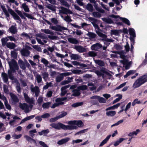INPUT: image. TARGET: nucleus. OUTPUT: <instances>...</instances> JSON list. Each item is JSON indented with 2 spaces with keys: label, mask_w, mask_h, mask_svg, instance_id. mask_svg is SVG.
<instances>
[{
  "label": "nucleus",
  "mask_w": 147,
  "mask_h": 147,
  "mask_svg": "<svg viewBox=\"0 0 147 147\" xmlns=\"http://www.w3.org/2000/svg\"><path fill=\"white\" fill-rule=\"evenodd\" d=\"M119 32L118 30H111V35H114L115 36H118L119 35Z\"/></svg>",
  "instance_id": "3c124183"
},
{
  "label": "nucleus",
  "mask_w": 147,
  "mask_h": 147,
  "mask_svg": "<svg viewBox=\"0 0 147 147\" xmlns=\"http://www.w3.org/2000/svg\"><path fill=\"white\" fill-rule=\"evenodd\" d=\"M3 100L4 101V104L6 108L9 110H10L11 107L10 105L8 103V101L6 97H3Z\"/></svg>",
  "instance_id": "a878e982"
},
{
  "label": "nucleus",
  "mask_w": 147,
  "mask_h": 147,
  "mask_svg": "<svg viewBox=\"0 0 147 147\" xmlns=\"http://www.w3.org/2000/svg\"><path fill=\"white\" fill-rule=\"evenodd\" d=\"M59 8L61 9L59 10V13H63L66 14L72 13V11L63 7H60Z\"/></svg>",
  "instance_id": "ddd939ff"
},
{
  "label": "nucleus",
  "mask_w": 147,
  "mask_h": 147,
  "mask_svg": "<svg viewBox=\"0 0 147 147\" xmlns=\"http://www.w3.org/2000/svg\"><path fill=\"white\" fill-rule=\"evenodd\" d=\"M72 72L74 74H80L83 73L84 71L81 70H74Z\"/></svg>",
  "instance_id": "69168bd1"
},
{
  "label": "nucleus",
  "mask_w": 147,
  "mask_h": 147,
  "mask_svg": "<svg viewBox=\"0 0 147 147\" xmlns=\"http://www.w3.org/2000/svg\"><path fill=\"white\" fill-rule=\"evenodd\" d=\"M67 124L69 125L67 126H71L73 127H75V128L70 129L69 130L76 129L77 128V127L75 125H77L78 127H80L83 126V122L81 121H68Z\"/></svg>",
  "instance_id": "20e7f679"
},
{
  "label": "nucleus",
  "mask_w": 147,
  "mask_h": 147,
  "mask_svg": "<svg viewBox=\"0 0 147 147\" xmlns=\"http://www.w3.org/2000/svg\"><path fill=\"white\" fill-rule=\"evenodd\" d=\"M32 47L38 52H41L42 49L38 45H34L32 46Z\"/></svg>",
  "instance_id": "13d9d810"
},
{
  "label": "nucleus",
  "mask_w": 147,
  "mask_h": 147,
  "mask_svg": "<svg viewBox=\"0 0 147 147\" xmlns=\"http://www.w3.org/2000/svg\"><path fill=\"white\" fill-rule=\"evenodd\" d=\"M74 49L80 53L85 52L86 51V49L81 45H76Z\"/></svg>",
  "instance_id": "4468645a"
},
{
  "label": "nucleus",
  "mask_w": 147,
  "mask_h": 147,
  "mask_svg": "<svg viewBox=\"0 0 147 147\" xmlns=\"http://www.w3.org/2000/svg\"><path fill=\"white\" fill-rule=\"evenodd\" d=\"M1 7L6 16L7 17H9V12L8 11H7L5 7V6L3 5H1Z\"/></svg>",
  "instance_id": "393cba45"
},
{
  "label": "nucleus",
  "mask_w": 147,
  "mask_h": 147,
  "mask_svg": "<svg viewBox=\"0 0 147 147\" xmlns=\"http://www.w3.org/2000/svg\"><path fill=\"white\" fill-rule=\"evenodd\" d=\"M120 57L122 59L119 60L120 62L123 65L124 67L126 69H129L131 64V62H129L128 60L126 59L125 57L123 55H121Z\"/></svg>",
  "instance_id": "6e6552de"
},
{
  "label": "nucleus",
  "mask_w": 147,
  "mask_h": 147,
  "mask_svg": "<svg viewBox=\"0 0 147 147\" xmlns=\"http://www.w3.org/2000/svg\"><path fill=\"white\" fill-rule=\"evenodd\" d=\"M24 95L25 101L29 104L34 103V100L32 98H30L27 94L24 93Z\"/></svg>",
  "instance_id": "2eb2a0df"
},
{
  "label": "nucleus",
  "mask_w": 147,
  "mask_h": 147,
  "mask_svg": "<svg viewBox=\"0 0 147 147\" xmlns=\"http://www.w3.org/2000/svg\"><path fill=\"white\" fill-rule=\"evenodd\" d=\"M80 90L79 89L75 90L72 91L74 92L72 95L75 96H78L80 95Z\"/></svg>",
  "instance_id": "58836bf2"
},
{
  "label": "nucleus",
  "mask_w": 147,
  "mask_h": 147,
  "mask_svg": "<svg viewBox=\"0 0 147 147\" xmlns=\"http://www.w3.org/2000/svg\"><path fill=\"white\" fill-rule=\"evenodd\" d=\"M41 31L44 32L46 34H49L50 35H53L54 34L53 32L49 29H41Z\"/></svg>",
  "instance_id": "72a5a7b5"
},
{
  "label": "nucleus",
  "mask_w": 147,
  "mask_h": 147,
  "mask_svg": "<svg viewBox=\"0 0 147 147\" xmlns=\"http://www.w3.org/2000/svg\"><path fill=\"white\" fill-rule=\"evenodd\" d=\"M86 9L90 12H92L93 11V8L92 5L90 3H88L86 6Z\"/></svg>",
  "instance_id": "37998d69"
},
{
  "label": "nucleus",
  "mask_w": 147,
  "mask_h": 147,
  "mask_svg": "<svg viewBox=\"0 0 147 147\" xmlns=\"http://www.w3.org/2000/svg\"><path fill=\"white\" fill-rule=\"evenodd\" d=\"M63 77L61 75V74L59 76H57L56 78V80L57 82H59L63 79Z\"/></svg>",
  "instance_id": "e2e57ef3"
},
{
  "label": "nucleus",
  "mask_w": 147,
  "mask_h": 147,
  "mask_svg": "<svg viewBox=\"0 0 147 147\" xmlns=\"http://www.w3.org/2000/svg\"><path fill=\"white\" fill-rule=\"evenodd\" d=\"M142 103L141 101L138 100V98L135 99L132 103V106H134L136 104H140Z\"/></svg>",
  "instance_id": "6e6d98bb"
},
{
  "label": "nucleus",
  "mask_w": 147,
  "mask_h": 147,
  "mask_svg": "<svg viewBox=\"0 0 147 147\" xmlns=\"http://www.w3.org/2000/svg\"><path fill=\"white\" fill-rule=\"evenodd\" d=\"M8 41L7 37H6L5 38H3L1 39V42L2 45L3 46H5L7 45V42Z\"/></svg>",
  "instance_id": "f704fd0d"
},
{
  "label": "nucleus",
  "mask_w": 147,
  "mask_h": 147,
  "mask_svg": "<svg viewBox=\"0 0 147 147\" xmlns=\"http://www.w3.org/2000/svg\"><path fill=\"white\" fill-rule=\"evenodd\" d=\"M60 16L61 18L63 19V20L67 22H71L72 21V20L71 19L70 16L68 15H67L64 18H63V16L61 15Z\"/></svg>",
  "instance_id": "4c0bfd02"
},
{
  "label": "nucleus",
  "mask_w": 147,
  "mask_h": 147,
  "mask_svg": "<svg viewBox=\"0 0 147 147\" xmlns=\"http://www.w3.org/2000/svg\"><path fill=\"white\" fill-rule=\"evenodd\" d=\"M140 131V130L139 129H137L136 131H134L132 132H130L129 133V136L131 137H133L134 135H137Z\"/></svg>",
  "instance_id": "8fccbe9b"
},
{
  "label": "nucleus",
  "mask_w": 147,
  "mask_h": 147,
  "mask_svg": "<svg viewBox=\"0 0 147 147\" xmlns=\"http://www.w3.org/2000/svg\"><path fill=\"white\" fill-rule=\"evenodd\" d=\"M147 82V74L141 76L136 80L133 84V88L135 89Z\"/></svg>",
  "instance_id": "f03ea898"
},
{
  "label": "nucleus",
  "mask_w": 147,
  "mask_h": 147,
  "mask_svg": "<svg viewBox=\"0 0 147 147\" xmlns=\"http://www.w3.org/2000/svg\"><path fill=\"white\" fill-rule=\"evenodd\" d=\"M50 125L53 128L58 130H59L62 129L65 130H68L75 128V127L71 126L65 125L60 123H52L50 124Z\"/></svg>",
  "instance_id": "7ed1b4c3"
},
{
  "label": "nucleus",
  "mask_w": 147,
  "mask_h": 147,
  "mask_svg": "<svg viewBox=\"0 0 147 147\" xmlns=\"http://www.w3.org/2000/svg\"><path fill=\"white\" fill-rule=\"evenodd\" d=\"M49 132V131L48 129H47L45 130H43L40 132H38V134L40 136H41L43 134L46 135Z\"/></svg>",
  "instance_id": "79ce46f5"
},
{
  "label": "nucleus",
  "mask_w": 147,
  "mask_h": 147,
  "mask_svg": "<svg viewBox=\"0 0 147 147\" xmlns=\"http://www.w3.org/2000/svg\"><path fill=\"white\" fill-rule=\"evenodd\" d=\"M88 19L95 28L97 29V30H96V32L100 37L102 38V40L105 41L104 43L105 44H106L108 46L110 44V42H113V40L111 39L107 38L106 35L102 33L99 31V28L97 24V20L90 17L88 18Z\"/></svg>",
  "instance_id": "f257e3e1"
},
{
  "label": "nucleus",
  "mask_w": 147,
  "mask_h": 147,
  "mask_svg": "<svg viewBox=\"0 0 147 147\" xmlns=\"http://www.w3.org/2000/svg\"><path fill=\"white\" fill-rule=\"evenodd\" d=\"M111 136V135H109L107 136L106 137V138L103 140L102 141V142H101V143H100L99 145V146L101 147L103 145H104L105 144H106L109 140Z\"/></svg>",
  "instance_id": "4be33fe9"
},
{
  "label": "nucleus",
  "mask_w": 147,
  "mask_h": 147,
  "mask_svg": "<svg viewBox=\"0 0 147 147\" xmlns=\"http://www.w3.org/2000/svg\"><path fill=\"white\" fill-rule=\"evenodd\" d=\"M51 104V102H49L43 103L42 105V107L44 109H48L50 105Z\"/></svg>",
  "instance_id": "a19ab883"
},
{
  "label": "nucleus",
  "mask_w": 147,
  "mask_h": 147,
  "mask_svg": "<svg viewBox=\"0 0 147 147\" xmlns=\"http://www.w3.org/2000/svg\"><path fill=\"white\" fill-rule=\"evenodd\" d=\"M70 139V138H68L62 139L59 141L57 142V144L59 145L62 144L67 142Z\"/></svg>",
  "instance_id": "bb28decb"
},
{
  "label": "nucleus",
  "mask_w": 147,
  "mask_h": 147,
  "mask_svg": "<svg viewBox=\"0 0 147 147\" xmlns=\"http://www.w3.org/2000/svg\"><path fill=\"white\" fill-rule=\"evenodd\" d=\"M1 77L4 82L7 84H9L8 75L5 73L3 72L1 74Z\"/></svg>",
  "instance_id": "dca6fc26"
},
{
  "label": "nucleus",
  "mask_w": 147,
  "mask_h": 147,
  "mask_svg": "<svg viewBox=\"0 0 147 147\" xmlns=\"http://www.w3.org/2000/svg\"><path fill=\"white\" fill-rule=\"evenodd\" d=\"M136 71L134 70H130L127 72L125 75L124 76V77L125 78H126L129 76L134 74L136 73Z\"/></svg>",
  "instance_id": "e433bc0d"
},
{
  "label": "nucleus",
  "mask_w": 147,
  "mask_h": 147,
  "mask_svg": "<svg viewBox=\"0 0 147 147\" xmlns=\"http://www.w3.org/2000/svg\"><path fill=\"white\" fill-rule=\"evenodd\" d=\"M67 40L69 42L73 44H77L79 42L75 38H69Z\"/></svg>",
  "instance_id": "412c9836"
},
{
  "label": "nucleus",
  "mask_w": 147,
  "mask_h": 147,
  "mask_svg": "<svg viewBox=\"0 0 147 147\" xmlns=\"http://www.w3.org/2000/svg\"><path fill=\"white\" fill-rule=\"evenodd\" d=\"M16 11L17 13L21 17V18L26 19V18L23 15L24 14L22 13L21 11L19 10H17Z\"/></svg>",
  "instance_id": "bf43d9fd"
},
{
  "label": "nucleus",
  "mask_w": 147,
  "mask_h": 147,
  "mask_svg": "<svg viewBox=\"0 0 147 147\" xmlns=\"http://www.w3.org/2000/svg\"><path fill=\"white\" fill-rule=\"evenodd\" d=\"M70 57L71 60H77L81 58V56L78 54H71L70 55Z\"/></svg>",
  "instance_id": "aec40b11"
},
{
  "label": "nucleus",
  "mask_w": 147,
  "mask_h": 147,
  "mask_svg": "<svg viewBox=\"0 0 147 147\" xmlns=\"http://www.w3.org/2000/svg\"><path fill=\"white\" fill-rule=\"evenodd\" d=\"M109 17L115 19L120 18V19L123 22L125 23L128 25H130L129 21L126 18L120 17L119 16H115L113 14L110 15Z\"/></svg>",
  "instance_id": "9d476101"
},
{
  "label": "nucleus",
  "mask_w": 147,
  "mask_h": 147,
  "mask_svg": "<svg viewBox=\"0 0 147 147\" xmlns=\"http://www.w3.org/2000/svg\"><path fill=\"white\" fill-rule=\"evenodd\" d=\"M88 86L89 87L90 89L92 90H93L95 89L96 87L94 85V84L91 82H89L88 83Z\"/></svg>",
  "instance_id": "09e8293b"
},
{
  "label": "nucleus",
  "mask_w": 147,
  "mask_h": 147,
  "mask_svg": "<svg viewBox=\"0 0 147 147\" xmlns=\"http://www.w3.org/2000/svg\"><path fill=\"white\" fill-rule=\"evenodd\" d=\"M30 88L31 91L33 93H35V96L37 97L38 96L40 93V90L38 87L37 86L34 87L33 85L32 84L31 85Z\"/></svg>",
  "instance_id": "1a4fd4ad"
},
{
  "label": "nucleus",
  "mask_w": 147,
  "mask_h": 147,
  "mask_svg": "<svg viewBox=\"0 0 147 147\" xmlns=\"http://www.w3.org/2000/svg\"><path fill=\"white\" fill-rule=\"evenodd\" d=\"M94 61L96 64L100 66H102L104 65L103 62L100 60H94Z\"/></svg>",
  "instance_id": "ea45409f"
},
{
  "label": "nucleus",
  "mask_w": 147,
  "mask_h": 147,
  "mask_svg": "<svg viewBox=\"0 0 147 147\" xmlns=\"http://www.w3.org/2000/svg\"><path fill=\"white\" fill-rule=\"evenodd\" d=\"M12 72H13L11 71L8 70V77L9 78L12 80H14L16 82H17V81H18L13 76L12 74Z\"/></svg>",
  "instance_id": "c85d7f7f"
},
{
  "label": "nucleus",
  "mask_w": 147,
  "mask_h": 147,
  "mask_svg": "<svg viewBox=\"0 0 147 147\" xmlns=\"http://www.w3.org/2000/svg\"><path fill=\"white\" fill-rule=\"evenodd\" d=\"M16 85V89L17 92L19 93H20L21 91V88L20 86V84L18 82V81H17Z\"/></svg>",
  "instance_id": "49530a36"
},
{
  "label": "nucleus",
  "mask_w": 147,
  "mask_h": 147,
  "mask_svg": "<svg viewBox=\"0 0 147 147\" xmlns=\"http://www.w3.org/2000/svg\"><path fill=\"white\" fill-rule=\"evenodd\" d=\"M116 96H118V98H116L113 101V103L114 104L119 101L122 98V96L121 94H118L116 95Z\"/></svg>",
  "instance_id": "de8ad7c7"
},
{
  "label": "nucleus",
  "mask_w": 147,
  "mask_h": 147,
  "mask_svg": "<svg viewBox=\"0 0 147 147\" xmlns=\"http://www.w3.org/2000/svg\"><path fill=\"white\" fill-rule=\"evenodd\" d=\"M98 100L99 102L100 103H105L106 102V100L102 97L98 96Z\"/></svg>",
  "instance_id": "864d4df0"
},
{
  "label": "nucleus",
  "mask_w": 147,
  "mask_h": 147,
  "mask_svg": "<svg viewBox=\"0 0 147 147\" xmlns=\"http://www.w3.org/2000/svg\"><path fill=\"white\" fill-rule=\"evenodd\" d=\"M21 54L23 56L27 57L30 54V52L28 50L23 49L20 51Z\"/></svg>",
  "instance_id": "a211bd4d"
},
{
  "label": "nucleus",
  "mask_w": 147,
  "mask_h": 147,
  "mask_svg": "<svg viewBox=\"0 0 147 147\" xmlns=\"http://www.w3.org/2000/svg\"><path fill=\"white\" fill-rule=\"evenodd\" d=\"M41 62L44 64L45 66H47L49 63V62L47 59L43 57L41 58Z\"/></svg>",
  "instance_id": "5fc2aeb1"
},
{
  "label": "nucleus",
  "mask_w": 147,
  "mask_h": 147,
  "mask_svg": "<svg viewBox=\"0 0 147 147\" xmlns=\"http://www.w3.org/2000/svg\"><path fill=\"white\" fill-rule=\"evenodd\" d=\"M8 11L9 13L13 16L14 19L16 20V22L19 23H20L22 20L18 15L13 10L10 8L9 7L8 8Z\"/></svg>",
  "instance_id": "0eeeda50"
},
{
  "label": "nucleus",
  "mask_w": 147,
  "mask_h": 147,
  "mask_svg": "<svg viewBox=\"0 0 147 147\" xmlns=\"http://www.w3.org/2000/svg\"><path fill=\"white\" fill-rule=\"evenodd\" d=\"M10 32L13 34H15L17 32L16 28L13 26H12L9 29Z\"/></svg>",
  "instance_id": "cd10ccee"
},
{
  "label": "nucleus",
  "mask_w": 147,
  "mask_h": 147,
  "mask_svg": "<svg viewBox=\"0 0 147 147\" xmlns=\"http://www.w3.org/2000/svg\"><path fill=\"white\" fill-rule=\"evenodd\" d=\"M8 63L9 65L11 71L12 72H14L16 70H18L19 69L18 66L16 61L13 59H12L11 61H8Z\"/></svg>",
  "instance_id": "423d86ee"
},
{
  "label": "nucleus",
  "mask_w": 147,
  "mask_h": 147,
  "mask_svg": "<svg viewBox=\"0 0 147 147\" xmlns=\"http://www.w3.org/2000/svg\"><path fill=\"white\" fill-rule=\"evenodd\" d=\"M51 28L53 30L58 31H61L62 30H67V28L60 25H57V26H52Z\"/></svg>",
  "instance_id": "9b49d317"
},
{
  "label": "nucleus",
  "mask_w": 147,
  "mask_h": 147,
  "mask_svg": "<svg viewBox=\"0 0 147 147\" xmlns=\"http://www.w3.org/2000/svg\"><path fill=\"white\" fill-rule=\"evenodd\" d=\"M129 30V33L130 35L133 37H135L136 35L134 29L133 28H130Z\"/></svg>",
  "instance_id": "4d7b16f0"
},
{
  "label": "nucleus",
  "mask_w": 147,
  "mask_h": 147,
  "mask_svg": "<svg viewBox=\"0 0 147 147\" xmlns=\"http://www.w3.org/2000/svg\"><path fill=\"white\" fill-rule=\"evenodd\" d=\"M87 35L90 38V39H92L95 37L96 35V34L92 32H89L87 34Z\"/></svg>",
  "instance_id": "603ef678"
},
{
  "label": "nucleus",
  "mask_w": 147,
  "mask_h": 147,
  "mask_svg": "<svg viewBox=\"0 0 147 147\" xmlns=\"http://www.w3.org/2000/svg\"><path fill=\"white\" fill-rule=\"evenodd\" d=\"M18 63L22 69L23 70L25 69L26 68V64L22 60L19 59L18 61Z\"/></svg>",
  "instance_id": "5701e85b"
},
{
  "label": "nucleus",
  "mask_w": 147,
  "mask_h": 147,
  "mask_svg": "<svg viewBox=\"0 0 147 147\" xmlns=\"http://www.w3.org/2000/svg\"><path fill=\"white\" fill-rule=\"evenodd\" d=\"M11 54L12 57L15 59L17 57V54L15 51H11Z\"/></svg>",
  "instance_id": "774afa93"
},
{
  "label": "nucleus",
  "mask_w": 147,
  "mask_h": 147,
  "mask_svg": "<svg viewBox=\"0 0 147 147\" xmlns=\"http://www.w3.org/2000/svg\"><path fill=\"white\" fill-rule=\"evenodd\" d=\"M37 132V131L35 129H34L32 130H31L29 131V133L30 135L33 138L34 136L35 135L34 134Z\"/></svg>",
  "instance_id": "052dcab7"
},
{
  "label": "nucleus",
  "mask_w": 147,
  "mask_h": 147,
  "mask_svg": "<svg viewBox=\"0 0 147 147\" xmlns=\"http://www.w3.org/2000/svg\"><path fill=\"white\" fill-rule=\"evenodd\" d=\"M102 47V45L99 43H96L92 45L91 47L92 50L96 51L100 49Z\"/></svg>",
  "instance_id": "f3484780"
},
{
  "label": "nucleus",
  "mask_w": 147,
  "mask_h": 147,
  "mask_svg": "<svg viewBox=\"0 0 147 147\" xmlns=\"http://www.w3.org/2000/svg\"><path fill=\"white\" fill-rule=\"evenodd\" d=\"M43 98L42 96H40L39 97L37 100V102L39 106H40L41 105L42 103L43 102Z\"/></svg>",
  "instance_id": "0e129e2a"
},
{
  "label": "nucleus",
  "mask_w": 147,
  "mask_h": 147,
  "mask_svg": "<svg viewBox=\"0 0 147 147\" xmlns=\"http://www.w3.org/2000/svg\"><path fill=\"white\" fill-rule=\"evenodd\" d=\"M42 76L45 81H47L49 76L48 73L46 72H44L42 73Z\"/></svg>",
  "instance_id": "7c9ffc66"
},
{
  "label": "nucleus",
  "mask_w": 147,
  "mask_h": 147,
  "mask_svg": "<svg viewBox=\"0 0 147 147\" xmlns=\"http://www.w3.org/2000/svg\"><path fill=\"white\" fill-rule=\"evenodd\" d=\"M6 46L7 48L11 49H13L16 47L14 43L11 42H7Z\"/></svg>",
  "instance_id": "2f4dec72"
},
{
  "label": "nucleus",
  "mask_w": 147,
  "mask_h": 147,
  "mask_svg": "<svg viewBox=\"0 0 147 147\" xmlns=\"http://www.w3.org/2000/svg\"><path fill=\"white\" fill-rule=\"evenodd\" d=\"M35 80L36 81L38 84L42 82V79L41 76L38 74H37L35 75Z\"/></svg>",
  "instance_id": "6ab92c4d"
},
{
  "label": "nucleus",
  "mask_w": 147,
  "mask_h": 147,
  "mask_svg": "<svg viewBox=\"0 0 147 147\" xmlns=\"http://www.w3.org/2000/svg\"><path fill=\"white\" fill-rule=\"evenodd\" d=\"M11 97V102L13 105H15L19 102V99L18 97L15 94L10 93V94Z\"/></svg>",
  "instance_id": "f8f14e48"
},
{
  "label": "nucleus",
  "mask_w": 147,
  "mask_h": 147,
  "mask_svg": "<svg viewBox=\"0 0 147 147\" xmlns=\"http://www.w3.org/2000/svg\"><path fill=\"white\" fill-rule=\"evenodd\" d=\"M60 1L61 5L68 7L69 6V5L67 3L66 1L65 0H60Z\"/></svg>",
  "instance_id": "a18cd8bd"
},
{
  "label": "nucleus",
  "mask_w": 147,
  "mask_h": 147,
  "mask_svg": "<svg viewBox=\"0 0 147 147\" xmlns=\"http://www.w3.org/2000/svg\"><path fill=\"white\" fill-rule=\"evenodd\" d=\"M22 8H23L24 11L26 12H29L30 11L29 8L28 6L26 5L25 3H23L22 4Z\"/></svg>",
  "instance_id": "473e14b6"
},
{
  "label": "nucleus",
  "mask_w": 147,
  "mask_h": 147,
  "mask_svg": "<svg viewBox=\"0 0 147 147\" xmlns=\"http://www.w3.org/2000/svg\"><path fill=\"white\" fill-rule=\"evenodd\" d=\"M102 19L103 21L108 23L111 24L113 23V21L109 18H102Z\"/></svg>",
  "instance_id": "680f3d73"
},
{
  "label": "nucleus",
  "mask_w": 147,
  "mask_h": 147,
  "mask_svg": "<svg viewBox=\"0 0 147 147\" xmlns=\"http://www.w3.org/2000/svg\"><path fill=\"white\" fill-rule=\"evenodd\" d=\"M19 106L26 113H28L31 111L33 107L32 105H28L25 103L23 104L20 103Z\"/></svg>",
  "instance_id": "39448f33"
},
{
  "label": "nucleus",
  "mask_w": 147,
  "mask_h": 147,
  "mask_svg": "<svg viewBox=\"0 0 147 147\" xmlns=\"http://www.w3.org/2000/svg\"><path fill=\"white\" fill-rule=\"evenodd\" d=\"M66 99V98H57L55 100V101L59 105H62L64 103L62 101L65 100Z\"/></svg>",
  "instance_id": "b1692460"
},
{
  "label": "nucleus",
  "mask_w": 147,
  "mask_h": 147,
  "mask_svg": "<svg viewBox=\"0 0 147 147\" xmlns=\"http://www.w3.org/2000/svg\"><path fill=\"white\" fill-rule=\"evenodd\" d=\"M93 16L96 18H100L101 16V14L99 13L94 12L92 13Z\"/></svg>",
  "instance_id": "338daca9"
},
{
  "label": "nucleus",
  "mask_w": 147,
  "mask_h": 147,
  "mask_svg": "<svg viewBox=\"0 0 147 147\" xmlns=\"http://www.w3.org/2000/svg\"><path fill=\"white\" fill-rule=\"evenodd\" d=\"M21 36L24 38H25L26 39H29L30 40H31V38H32V36H30L29 34H27L25 32H23L22 33Z\"/></svg>",
  "instance_id": "c9c22d12"
},
{
  "label": "nucleus",
  "mask_w": 147,
  "mask_h": 147,
  "mask_svg": "<svg viewBox=\"0 0 147 147\" xmlns=\"http://www.w3.org/2000/svg\"><path fill=\"white\" fill-rule=\"evenodd\" d=\"M83 104V102H76L73 104L72 107H76L79 106H82Z\"/></svg>",
  "instance_id": "c03bdc74"
},
{
  "label": "nucleus",
  "mask_w": 147,
  "mask_h": 147,
  "mask_svg": "<svg viewBox=\"0 0 147 147\" xmlns=\"http://www.w3.org/2000/svg\"><path fill=\"white\" fill-rule=\"evenodd\" d=\"M106 115L109 117H113L116 114L115 111H107Z\"/></svg>",
  "instance_id": "c756f323"
}]
</instances>
